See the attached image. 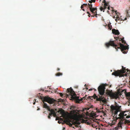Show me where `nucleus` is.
I'll return each instance as SVG.
<instances>
[{
	"label": "nucleus",
	"instance_id": "30",
	"mask_svg": "<svg viewBox=\"0 0 130 130\" xmlns=\"http://www.w3.org/2000/svg\"><path fill=\"white\" fill-rule=\"evenodd\" d=\"M84 6H88V5L87 4H84L83 5Z\"/></svg>",
	"mask_w": 130,
	"mask_h": 130
},
{
	"label": "nucleus",
	"instance_id": "43",
	"mask_svg": "<svg viewBox=\"0 0 130 130\" xmlns=\"http://www.w3.org/2000/svg\"><path fill=\"white\" fill-rule=\"evenodd\" d=\"M126 115H127V114H125V115H124V116H126Z\"/></svg>",
	"mask_w": 130,
	"mask_h": 130
},
{
	"label": "nucleus",
	"instance_id": "17",
	"mask_svg": "<svg viewBox=\"0 0 130 130\" xmlns=\"http://www.w3.org/2000/svg\"><path fill=\"white\" fill-rule=\"evenodd\" d=\"M124 113L123 112H120L119 115V117H123V119L124 118Z\"/></svg>",
	"mask_w": 130,
	"mask_h": 130
},
{
	"label": "nucleus",
	"instance_id": "46",
	"mask_svg": "<svg viewBox=\"0 0 130 130\" xmlns=\"http://www.w3.org/2000/svg\"><path fill=\"white\" fill-rule=\"evenodd\" d=\"M65 128H63V130H64L65 129Z\"/></svg>",
	"mask_w": 130,
	"mask_h": 130
},
{
	"label": "nucleus",
	"instance_id": "24",
	"mask_svg": "<svg viewBox=\"0 0 130 130\" xmlns=\"http://www.w3.org/2000/svg\"><path fill=\"white\" fill-rule=\"evenodd\" d=\"M47 108L48 110L50 111V112H51V111H52V110H54V109H51L50 108H49V107L48 106L47 108Z\"/></svg>",
	"mask_w": 130,
	"mask_h": 130
},
{
	"label": "nucleus",
	"instance_id": "19",
	"mask_svg": "<svg viewBox=\"0 0 130 130\" xmlns=\"http://www.w3.org/2000/svg\"><path fill=\"white\" fill-rule=\"evenodd\" d=\"M88 5L89 6V8L90 10L94 8V7H92V4H88Z\"/></svg>",
	"mask_w": 130,
	"mask_h": 130
},
{
	"label": "nucleus",
	"instance_id": "21",
	"mask_svg": "<svg viewBox=\"0 0 130 130\" xmlns=\"http://www.w3.org/2000/svg\"><path fill=\"white\" fill-rule=\"evenodd\" d=\"M126 96L127 97H130V93L129 92H126L125 94Z\"/></svg>",
	"mask_w": 130,
	"mask_h": 130
},
{
	"label": "nucleus",
	"instance_id": "5",
	"mask_svg": "<svg viewBox=\"0 0 130 130\" xmlns=\"http://www.w3.org/2000/svg\"><path fill=\"white\" fill-rule=\"evenodd\" d=\"M107 94L110 96L112 99H117L119 98V95L121 94L119 92H113L112 90H108L106 93Z\"/></svg>",
	"mask_w": 130,
	"mask_h": 130
},
{
	"label": "nucleus",
	"instance_id": "31",
	"mask_svg": "<svg viewBox=\"0 0 130 130\" xmlns=\"http://www.w3.org/2000/svg\"><path fill=\"white\" fill-rule=\"evenodd\" d=\"M119 127L118 126H117L115 127V129L117 130L119 129Z\"/></svg>",
	"mask_w": 130,
	"mask_h": 130
},
{
	"label": "nucleus",
	"instance_id": "54",
	"mask_svg": "<svg viewBox=\"0 0 130 130\" xmlns=\"http://www.w3.org/2000/svg\"><path fill=\"white\" fill-rule=\"evenodd\" d=\"M55 110H56H56H56V109H55Z\"/></svg>",
	"mask_w": 130,
	"mask_h": 130
},
{
	"label": "nucleus",
	"instance_id": "39",
	"mask_svg": "<svg viewBox=\"0 0 130 130\" xmlns=\"http://www.w3.org/2000/svg\"><path fill=\"white\" fill-rule=\"evenodd\" d=\"M107 9L108 10L110 9V7L109 6H108L107 7Z\"/></svg>",
	"mask_w": 130,
	"mask_h": 130
},
{
	"label": "nucleus",
	"instance_id": "53",
	"mask_svg": "<svg viewBox=\"0 0 130 130\" xmlns=\"http://www.w3.org/2000/svg\"><path fill=\"white\" fill-rule=\"evenodd\" d=\"M111 72H112V70H111Z\"/></svg>",
	"mask_w": 130,
	"mask_h": 130
},
{
	"label": "nucleus",
	"instance_id": "50",
	"mask_svg": "<svg viewBox=\"0 0 130 130\" xmlns=\"http://www.w3.org/2000/svg\"><path fill=\"white\" fill-rule=\"evenodd\" d=\"M60 73V72H58V73Z\"/></svg>",
	"mask_w": 130,
	"mask_h": 130
},
{
	"label": "nucleus",
	"instance_id": "26",
	"mask_svg": "<svg viewBox=\"0 0 130 130\" xmlns=\"http://www.w3.org/2000/svg\"><path fill=\"white\" fill-rule=\"evenodd\" d=\"M62 75V74H56L55 75L56 76H59L60 75Z\"/></svg>",
	"mask_w": 130,
	"mask_h": 130
},
{
	"label": "nucleus",
	"instance_id": "27",
	"mask_svg": "<svg viewBox=\"0 0 130 130\" xmlns=\"http://www.w3.org/2000/svg\"><path fill=\"white\" fill-rule=\"evenodd\" d=\"M125 122L126 123H129L130 122V121H129L128 120H125Z\"/></svg>",
	"mask_w": 130,
	"mask_h": 130
},
{
	"label": "nucleus",
	"instance_id": "34",
	"mask_svg": "<svg viewBox=\"0 0 130 130\" xmlns=\"http://www.w3.org/2000/svg\"><path fill=\"white\" fill-rule=\"evenodd\" d=\"M130 117V115H128L126 117V118H128Z\"/></svg>",
	"mask_w": 130,
	"mask_h": 130
},
{
	"label": "nucleus",
	"instance_id": "49",
	"mask_svg": "<svg viewBox=\"0 0 130 130\" xmlns=\"http://www.w3.org/2000/svg\"><path fill=\"white\" fill-rule=\"evenodd\" d=\"M121 23V22H118V23Z\"/></svg>",
	"mask_w": 130,
	"mask_h": 130
},
{
	"label": "nucleus",
	"instance_id": "18",
	"mask_svg": "<svg viewBox=\"0 0 130 130\" xmlns=\"http://www.w3.org/2000/svg\"><path fill=\"white\" fill-rule=\"evenodd\" d=\"M116 18V19H115V21H117V20H121V18H119V17L118 16H117L116 17L115 16H114L113 18Z\"/></svg>",
	"mask_w": 130,
	"mask_h": 130
},
{
	"label": "nucleus",
	"instance_id": "14",
	"mask_svg": "<svg viewBox=\"0 0 130 130\" xmlns=\"http://www.w3.org/2000/svg\"><path fill=\"white\" fill-rule=\"evenodd\" d=\"M118 92L120 93L121 94V95H119V96H121V95L123 93H124L125 94L126 93V91L125 90H122L121 89Z\"/></svg>",
	"mask_w": 130,
	"mask_h": 130
},
{
	"label": "nucleus",
	"instance_id": "33",
	"mask_svg": "<svg viewBox=\"0 0 130 130\" xmlns=\"http://www.w3.org/2000/svg\"><path fill=\"white\" fill-rule=\"evenodd\" d=\"M87 13L88 14V16L89 17H90V14L89 12H87Z\"/></svg>",
	"mask_w": 130,
	"mask_h": 130
},
{
	"label": "nucleus",
	"instance_id": "41",
	"mask_svg": "<svg viewBox=\"0 0 130 130\" xmlns=\"http://www.w3.org/2000/svg\"><path fill=\"white\" fill-rule=\"evenodd\" d=\"M60 70V69L59 68H58L57 69V70L59 71Z\"/></svg>",
	"mask_w": 130,
	"mask_h": 130
},
{
	"label": "nucleus",
	"instance_id": "4",
	"mask_svg": "<svg viewBox=\"0 0 130 130\" xmlns=\"http://www.w3.org/2000/svg\"><path fill=\"white\" fill-rule=\"evenodd\" d=\"M42 99L44 101L47 102L50 104H53L56 103V102H63V99H58V101H57L54 99L51 98L49 97H43L42 98Z\"/></svg>",
	"mask_w": 130,
	"mask_h": 130
},
{
	"label": "nucleus",
	"instance_id": "52",
	"mask_svg": "<svg viewBox=\"0 0 130 130\" xmlns=\"http://www.w3.org/2000/svg\"><path fill=\"white\" fill-rule=\"evenodd\" d=\"M127 14H128V12H127Z\"/></svg>",
	"mask_w": 130,
	"mask_h": 130
},
{
	"label": "nucleus",
	"instance_id": "28",
	"mask_svg": "<svg viewBox=\"0 0 130 130\" xmlns=\"http://www.w3.org/2000/svg\"><path fill=\"white\" fill-rule=\"evenodd\" d=\"M68 124L69 125L71 126L72 125V124H71L70 122H68Z\"/></svg>",
	"mask_w": 130,
	"mask_h": 130
},
{
	"label": "nucleus",
	"instance_id": "48",
	"mask_svg": "<svg viewBox=\"0 0 130 130\" xmlns=\"http://www.w3.org/2000/svg\"><path fill=\"white\" fill-rule=\"evenodd\" d=\"M98 111V112H100V111Z\"/></svg>",
	"mask_w": 130,
	"mask_h": 130
},
{
	"label": "nucleus",
	"instance_id": "13",
	"mask_svg": "<svg viewBox=\"0 0 130 130\" xmlns=\"http://www.w3.org/2000/svg\"><path fill=\"white\" fill-rule=\"evenodd\" d=\"M112 32L113 34L115 35H119L120 34L118 30H116L114 29H113L112 30Z\"/></svg>",
	"mask_w": 130,
	"mask_h": 130
},
{
	"label": "nucleus",
	"instance_id": "36",
	"mask_svg": "<svg viewBox=\"0 0 130 130\" xmlns=\"http://www.w3.org/2000/svg\"><path fill=\"white\" fill-rule=\"evenodd\" d=\"M84 6L82 5L81 7V9H82L84 8Z\"/></svg>",
	"mask_w": 130,
	"mask_h": 130
},
{
	"label": "nucleus",
	"instance_id": "38",
	"mask_svg": "<svg viewBox=\"0 0 130 130\" xmlns=\"http://www.w3.org/2000/svg\"><path fill=\"white\" fill-rule=\"evenodd\" d=\"M51 116H50L49 115L48 116V118L49 119H51Z\"/></svg>",
	"mask_w": 130,
	"mask_h": 130
},
{
	"label": "nucleus",
	"instance_id": "6",
	"mask_svg": "<svg viewBox=\"0 0 130 130\" xmlns=\"http://www.w3.org/2000/svg\"><path fill=\"white\" fill-rule=\"evenodd\" d=\"M121 70H118L117 71L114 70V72L112 73H130V70L128 69H126L125 67H124L123 66H122Z\"/></svg>",
	"mask_w": 130,
	"mask_h": 130
},
{
	"label": "nucleus",
	"instance_id": "16",
	"mask_svg": "<svg viewBox=\"0 0 130 130\" xmlns=\"http://www.w3.org/2000/svg\"><path fill=\"white\" fill-rule=\"evenodd\" d=\"M122 123L121 122V121H120L118 124L117 126L119 127H121L122 128Z\"/></svg>",
	"mask_w": 130,
	"mask_h": 130
},
{
	"label": "nucleus",
	"instance_id": "37",
	"mask_svg": "<svg viewBox=\"0 0 130 130\" xmlns=\"http://www.w3.org/2000/svg\"><path fill=\"white\" fill-rule=\"evenodd\" d=\"M121 20H121V21H122V20H123V21H124V20H126V19H127V18H125V19H124V20H122V19H121Z\"/></svg>",
	"mask_w": 130,
	"mask_h": 130
},
{
	"label": "nucleus",
	"instance_id": "45",
	"mask_svg": "<svg viewBox=\"0 0 130 130\" xmlns=\"http://www.w3.org/2000/svg\"><path fill=\"white\" fill-rule=\"evenodd\" d=\"M92 90V89H89V91L91 90Z\"/></svg>",
	"mask_w": 130,
	"mask_h": 130
},
{
	"label": "nucleus",
	"instance_id": "1",
	"mask_svg": "<svg viewBox=\"0 0 130 130\" xmlns=\"http://www.w3.org/2000/svg\"><path fill=\"white\" fill-rule=\"evenodd\" d=\"M107 85L106 84H103L98 87V90L99 94L98 96L94 94L93 96H89L87 97V95H86L83 98H80V99H79V97L74 96H72V98L77 103H80V102H81L83 99L92 100L93 99H96V101L100 102L101 104H103V103H107V100L104 97V94L105 89V87Z\"/></svg>",
	"mask_w": 130,
	"mask_h": 130
},
{
	"label": "nucleus",
	"instance_id": "29",
	"mask_svg": "<svg viewBox=\"0 0 130 130\" xmlns=\"http://www.w3.org/2000/svg\"><path fill=\"white\" fill-rule=\"evenodd\" d=\"M61 113L62 115L63 116H64L65 115V113L64 112H62V111L61 112Z\"/></svg>",
	"mask_w": 130,
	"mask_h": 130
},
{
	"label": "nucleus",
	"instance_id": "8",
	"mask_svg": "<svg viewBox=\"0 0 130 130\" xmlns=\"http://www.w3.org/2000/svg\"><path fill=\"white\" fill-rule=\"evenodd\" d=\"M91 12L94 15H91L92 17H94L95 16L96 17H97V15H98L97 13V9L96 8H94L90 10Z\"/></svg>",
	"mask_w": 130,
	"mask_h": 130
},
{
	"label": "nucleus",
	"instance_id": "20",
	"mask_svg": "<svg viewBox=\"0 0 130 130\" xmlns=\"http://www.w3.org/2000/svg\"><path fill=\"white\" fill-rule=\"evenodd\" d=\"M115 39L116 40H117L118 39L120 41H121L122 39V38H118L117 37H115Z\"/></svg>",
	"mask_w": 130,
	"mask_h": 130
},
{
	"label": "nucleus",
	"instance_id": "40",
	"mask_svg": "<svg viewBox=\"0 0 130 130\" xmlns=\"http://www.w3.org/2000/svg\"><path fill=\"white\" fill-rule=\"evenodd\" d=\"M40 110V108H38L37 109V110Z\"/></svg>",
	"mask_w": 130,
	"mask_h": 130
},
{
	"label": "nucleus",
	"instance_id": "32",
	"mask_svg": "<svg viewBox=\"0 0 130 130\" xmlns=\"http://www.w3.org/2000/svg\"><path fill=\"white\" fill-rule=\"evenodd\" d=\"M59 94H60V95L62 97V96L63 95V94L62 93H59Z\"/></svg>",
	"mask_w": 130,
	"mask_h": 130
},
{
	"label": "nucleus",
	"instance_id": "25",
	"mask_svg": "<svg viewBox=\"0 0 130 130\" xmlns=\"http://www.w3.org/2000/svg\"><path fill=\"white\" fill-rule=\"evenodd\" d=\"M124 38H122V40L121 41L122 42V43H123L124 44L126 43V42L124 40Z\"/></svg>",
	"mask_w": 130,
	"mask_h": 130
},
{
	"label": "nucleus",
	"instance_id": "9",
	"mask_svg": "<svg viewBox=\"0 0 130 130\" xmlns=\"http://www.w3.org/2000/svg\"><path fill=\"white\" fill-rule=\"evenodd\" d=\"M73 118L74 120L72 122L73 124L79 125L80 124L81 121L79 120V119L78 118L76 117H74Z\"/></svg>",
	"mask_w": 130,
	"mask_h": 130
},
{
	"label": "nucleus",
	"instance_id": "42",
	"mask_svg": "<svg viewBox=\"0 0 130 130\" xmlns=\"http://www.w3.org/2000/svg\"><path fill=\"white\" fill-rule=\"evenodd\" d=\"M75 126L76 127H78V126L77 125H75Z\"/></svg>",
	"mask_w": 130,
	"mask_h": 130
},
{
	"label": "nucleus",
	"instance_id": "51",
	"mask_svg": "<svg viewBox=\"0 0 130 130\" xmlns=\"http://www.w3.org/2000/svg\"><path fill=\"white\" fill-rule=\"evenodd\" d=\"M114 11V10H112V11Z\"/></svg>",
	"mask_w": 130,
	"mask_h": 130
},
{
	"label": "nucleus",
	"instance_id": "22",
	"mask_svg": "<svg viewBox=\"0 0 130 130\" xmlns=\"http://www.w3.org/2000/svg\"><path fill=\"white\" fill-rule=\"evenodd\" d=\"M83 121H84V122H85L87 124H90V122H88L87 120H84Z\"/></svg>",
	"mask_w": 130,
	"mask_h": 130
},
{
	"label": "nucleus",
	"instance_id": "2",
	"mask_svg": "<svg viewBox=\"0 0 130 130\" xmlns=\"http://www.w3.org/2000/svg\"><path fill=\"white\" fill-rule=\"evenodd\" d=\"M119 44H115L114 41L110 40L108 42L106 43L105 44V45L107 48H108L110 46H113L116 50L117 51H118V49H120L121 52L124 54H126L127 52L126 50L129 49L128 46H124L121 43H119Z\"/></svg>",
	"mask_w": 130,
	"mask_h": 130
},
{
	"label": "nucleus",
	"instance_id": "23",
	"mask_svg": "<svg viewBox=\"0 0 130 130\" xmlns=\"http://www.w3.org/2000/svg\"><path fill=\"white\" fill-rule=\"evenodd\" d=\"M95 1V0H91V1H89V2L91 4L92 3V2L94 3Z\"/></svg>",
	"mask_w": 130,
	"mask_h": 130
},
{
	"label": "nucleus",
	"instance_id": "55",
	"mask_svg": "<svg viewBox=\"0 0 130 130\" xmlns=\"http://www.w3.org/2000/svg\"><path fill=\"white\" fill-rule=\"evenodd\" d=\"M129 1H130V0H129Z\"/></svg>",
	"mask_w": 130,
	"mask_h": 130
},
{
	"label": "nucleus",
	"instance_id": "47",
	"mask_svg": "<svg viewBox=\"0 0 130 130\" xmlns=\"http://www.w3.org/2000/svg\"><path fill=\"white\" fill-rule=\"evenodd\" d=\"M82 10H83V11H85V10L84 9H82Z\"/></svg>",
	"mask_w": 130,
	"mask_h": 130
},
{
	"label": "nucleus",
	"instance_id": "3",
	"mask_svg": "<svg viewBox=\"0 0 130 130\" xmlns=\"http://www.w3.org/2000/svg\"><path fill=\"white\" fill-rule=\"evenodd\" d=\"M115 103V105H112L111 106L110 108L112 112L114 114L113 117L114 118L113 121H116L118 119H123V117H117L118 112L121 111V106H119L116 103Z\"/></svg>",
	"mask_w": 130,
	"mask_h": 130
},
{
	"label": "nucleus",
	"instance_id": "11",
	"mask_svg": "<svg viewBox=\"0 0 130 130\" xmlns=\"http://www.w3.org/2000/svg\"><path fill=\"white\" fill-rule=\"evenodd\" d=\"M67 92L69 93V94L71 95H75V94L74 91L72 89L68 88L67 89Z\"/></svg>",
	"mask_w": 130,
	"mask_h": 130
},
{
	"label": "nucleus",
	"instance_id": "35",
	"mask_svg": "<svg viewBox=\"0 0 130 130\" xmlns=\"http://www.w3.org/2000/svg\"><path fill=\"white\" fill-rule=\"evenodd\" d=\"M115 13H116V14H117V15H118V14H119V13H118V12H117V11H115Z\"/></svg>",
	"mask_w": 130,
	"mask_h": 130
},
{
	"label": "nucleus",
	"instance_id": "15",
	"mask_svg": "<svg viewBox=\"0 0 130 130\" xmlns=\"http://www.w3.org/2000/svg\"><path fill=\"white\" fill-rule=\"evenodd\" d=\"M43 97H44L43 96L41 98V99L42 100V101H43V103H44V104L43 105V107L44 108H47V107H48V106H47V105L46 103H44V102H45V101H44L42 99V98Z\"/></svg>",
	"mask_w": 130,
	"mask_h": 130
},
{
	"label": "nucleus",
	"instance_id": "44",
	"mask_svg": "<svg viewBox=\"0 0 130 130\" xmlns=\"http://www.w3.org/2000/svg\"><path fill=\"white\" fill-rule=\"evenodd\" d=\"M35 104V102H34V103H33V104H34V105Z\"/></svg>",
	"mask_w": 130,
	"mask_h": 130
},
{
	"label": "nucleus",
	"instance_id": "12",
	"mask_svg": "<svg viewBox=\"0 0 130 130\" xmlns=\"http://www.w3.org/2000/svg\"><path fill=\"white\" fill-rule=\"evenodd\" d=\"M49 113V116H52V115H53L54 116H56V113L55 111L54 110H52Z\"/></svg>",
	"mask_w": 130,
	"mask_h": 130
},
{
	"label": "nucleus",
	"instance_id": "7",
	"mask_svg": "<svg viewBox=\"0 0 130 130\" xmlns=\"http://www.w3.org/2000/svg\"><path fill=\"white\" fill-rule=\"evenodd\" d=\"M103 3H104V5L100 7V9L101 11H103L104 12V10L107 8V7L109 5V3L106 2L105 0H103Z\"/></svg>",
	"mask_w": 130,
	"mask_h": 130
},
{
	"label": "nucleus",
	"instance_id": "10",
	"mask_svg": "<svg viewBox=\"0 0 130 130\" xmlns=\"http://www.w3.org/2000/svg\"><path fill=\"white\" fill-rule=\"evenodd\" d=\"M128 74H112V75L115 76L116 77L119 76L120 77L124 76H127Z\"/></svg>",
	"mask_w": 130,
	"mask_h": 130
}]
</instances>
